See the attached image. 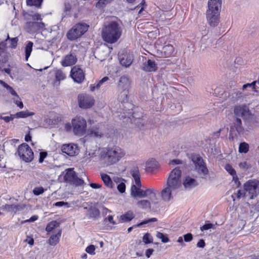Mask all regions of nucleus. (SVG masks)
Masks as SVG:
<instances>
[{"instance_id":"0e129e2a","label":"nucleus","mask_w":259,"mask_h":259,"mask_svg":"<svg viewBox=\"0 0 259 259\" xmlns=\"http://www.w3.org/2000/svg\"><path fill=\"white\" fill-rule=\"evenodd\" d=\"M31 18L33 21H38L42 19L41 15L38 13H35L31 15Z\"/></svg>"},{"instance_id":"a878e982","label":"nucleus","mask_w":259,"mask_h":259,"mask_svg":"<svg viewBox=\"0 0 259 259\" xmlns=\"http://www.w3.org/2000/svg\"><path fill=\"white\" fill-rule=\"evenodd\" d=\"M118 56L119 63L122 66L125 68L130 67V57L128 54L119 52Z\"/></svg>"},{"instance_id":"1a4fd4ad","label":"nucleus","mask_w":259,"mask_h":259,"mask_svg":"<svg viewBox=\"0 0 259 259\" xmlns=\"http://www.w3.org/2000/svg\"><path fill=\"white\" fill-rule=\"evenodd\" d=\"M118 88L123 89L120 93V97L122 102H127L128 101V93L130 87V79L127 75H124L120 77L118 84Z\"/></svg>"},{"instance_id":"4d7b16f0","label":"nucleus","mask_w":259,"mask_h":259,"mask_svg":"<svg viewBox=\"0 0 259 259\" xmlns=\"http://www.w3.org/2000/svg\"><path fill=\"white\" fill-rule=\"evenodd\" d=\"M47 156V153L46 152H44V151L40 152L39 153V159H38L39 163H42L44 162V159L46 158Z\"/></svg>"},{"instance_id":"bf43d9fd","label":"nucleus","mask_w":259,"mask_h":259,"mask_svg":"<svg viewBox=\"0 0 259 259\" xmlns=\"http://www.w3.org/2000/svg\"><path fill=\"white\" fill-rule=\"evenodd\" d=\"M256 82H257V80L253 81L251 83H247V84H244L242 87V89L245 90L247 88H251L252 90H253L255 89V83Z\"/></svg>"},{"instance_id":"8fccbe9b","label":"nucleus","mask_w":259,"mask_h":259,"mask_svg":"<svg viewBox=\"0 0 259 259\" xmlns=\"http://www.w3.org/2000/svg\"><path fill=\"white\" fill-rule=\"evenodd\" d=\"M95 246L94 245H90L85 248V251L89 254L93 255L95 254Z\"/></svg>"},{"instance_id":"e433bc0d","label":"nucleus","mask_w":259,"mask_h":259,"mask_svg":"<svg viewBox=\"0 0 259 259\" xmlns=\"http://www.w3.org/2000/svg\"><path fill=\"white\" fill-rule=\"evenodd\" d=\"M43 0H26V4L29 6H35L36 8H40L42 5Z\"/></svg>"},{"instance_id":"5701e85b","label":"nucleus","mask_w":259,"mask_h":259,"mask_svg":"<svg viewBox=\"0 0 259 259\" xmlns=\"http://www.w3.org/2000/svg\"><path fill=\"white\" fill-rule=\"evenodd\" d=\"M142 69L146 72H154L157 69V64L154 61L149 59L143 63Z\"/></svg>"},{"instance_id":"9b49d317","label":"nucleus","mask_w":259,"mask_h":259,"mask_svg":"<svg viewBox=\"0 0 259 259\" xmlns=\"http://www.w3.org/2000/svg\"><path fill=\"white\" fill-rule=\"evenodd\" d=\"M244 188L250 195V199H253L259 193V181L250 180L244 184Z\"/></svg>"},{"instance_id":"f03ea898","label":"nucleus","mask_w":259,"mask_h":259,"mask_svg":"<svg viewBox=\"0 0 259 259\" xmlns=\"http://www.w3.org/2000/svg\"><path fill=\"white\" fill-rule=\"evenodd\" d=\"M222 0H208L206 17L208 24L211 27L217 26L220 22V15Z\"/></svg>"},{"instance_id":"6ab92c4d","label":"nucleus","mask_w":259,"mask_h":259,"mask_svg":"<svg viewBox=\"0 0 259 259\" xmlns=\"http://www.w3.org/2000/svg\"><path fill=\"white\" fill-rule=\"evenodd\" d=\"M46 26L42 22H28L26 24V28L29 33L35 32L42 30Z\"/></svg>"},{"instance_id":"473e14b6","label":"nucleus","mask_w":259,"mask_h":259,"mask_svg":"<svg viewBox=\"0 0 259 259\" xmlns=\"http://www.w3.org/2000/svg\"><path fill=\"white\" fill-rule=\"evenodd\" d=\"M34 115V113L33 112H29L28 110L22 111L17 112L15 114H14L15 117L17 118H26L29 116H31Z\"/></svg>"},{"instance_id":"58836bf2","label":"nucleus","mask_w":259,"mask_h":259,"mask_svg":"<svg viewBox=\"0 0 259 259\" xmlns=\"http://www.w3.org/2000/svg\"><path fill=\"white\" fill-rule=\"evenodd\" d=\"M245 190H239L236 193H234L232 195V197L233 200H235V198L236 197L237 199H240L241 198L244 197L245 194Z\"/></svg>"},{"instance_id":"dca6fc26","label":"nucleus","mask_w":259,"mask_h":259,"mask_svg":"<svg viewBox=\"0 0 259 259\" xmlns=\"http://www.w3.org/2000/svg\"><path fill=\"white\" fill-rule=\"evenodd\" d=\"M70 76L74 82L78 83H81L85 78L82 69L77 66H75L71 68Z\"/></svg>"},{"instance_id":"5fc2aeb1","label":"nucleus","mask_w":259,"mask_h":259,"mask_svg":"<svg viewBox=\"0 0 259 259\" xmlns=\"http://www.w3.org/2000/svg\"><path fill=\"white\" fill-rule=\"evenodd\" d=\"M54 206L57 207H62L63 206H66L67 208L69 207V205L68 202H64V201H58L55 202L54 204Z\"/></svg>"},{"instance_id":"a19ab883","label":"nucleus","mask_w":259,"mask_h":259,"mask_svg":"<svg viewBox=\"0 0 259 259\" xmlns=\"http://www.w3.org/2000/svg\"><path fill=\"white\" fill-rule=\"evenodd\" d=\"M249 149L248 144L246 143L243 142L240 143L239 147V152L240 153H246L248 152Z\"/></svg>"},{"instance_id":"20e7f679","label":"nucleus","mask_w":259,"mask_h":259,"mask_svg":"<svg viewBox=\"0 0 259 259\" xmlns=\"http://www.w3.org/2000/svg\"><path fill=\"white\" fill-rule=\"evenodd\" d=\"M89 25L84 23H78L74 25L67 33V38L73 41L80 37L88 30Z\"/></svg>"},{"instance_id":"2eb2a0df","label":"nucleus","mask_w":259,"mask_h":259,"mask_svg":"<svg viewBox=\"0 0 259 259\" xmlns=\"http://www.w3.org/2000/svg\"><path fill=\"white\" fill-rule=\"evenodd\" d=\"M61 151L62 153L70 157L75 156L79 153L78 146L73 143L63 144L61 146Z\"/></svg>"},{"instance_id":"052dcab7","label":"nucleus","mask_w":259,"mask_h":259,"mask_svg":"<svg viewBox=\"0 0 259 259\" xmlns=\"http://www.w3.org/2000/svg\"><path fill=\"white\" fill-rule=\"evenodd\" d=\"M106 221H108L110 224L113 225L116 224V222L113 220V217L111 215H109L104 219V222H106Z\"/></svg>"},{"instance_id":"4c0bfd02","label":"nucleus","mask_w":259,"mask_h":259,"mask_svg":"<svg viewBox=\"0 0 259 259\" xmlns=\"http://www.w3.org/2000/svg\"><path fill=\"white\" fill-rule=\"evenodd\" d=\"M100 210L96 208H91L90 209V218L96 219L100 215Z\"/></svg>"},{"instance_id":"7ed1b4c3","label":"nucleus","mask_w":259,"mask_h":259,"mask_svg":"<svg viewBox=\"0 0 259 259\" xmlns=\"http://www.w3.org/2000/svg\"><path fill=\"white\" fill-rule=\"evenodd\" d=\"M121 31L118 23L115 21L110 22L103 28L102 36L103 40L109 44L116 42L120 38Z\"/></svg>"},{"instance_id":"c03bdc74","label":"nucleus","mask_w":259,"mask_h":259,"mask_svg":"<svg viewBox=\"0 0 259 259\" xmlns=\"http://www.w3.org/2000/svg\"><path fill=\"white\" fill-rule=\"evenodd\" d=\"M145 4V3L144 1H143L139 5H138L136 7H134V8H131V10H136V9H140V10L138 12V15H140L142 13V11L144 10V5Z\"/></svg>"},{"instance_id":"cd10ccee","label":"nucleus","mask_w":259,"mask_h":259,"mask_svg":"<svg viewBox=\"0 0 259 259\" xmlns=\"http://www.w3.org/2000/svg\"><path fill=\"white\" fill-rule=\"evenodd\" d=\"M225 168L229 174L232 176L233 180L235 182V184L237 185V186H239L240 185V182L239 181V179L237 176L235 170L229 164H226Z\"/></svg>"},{"instance_id":"c85d7f7f","label":"nucleus","mask_w":259,"mask_h":259,"mask_svg":"<svg viewBox=\"0 0 259 259\" xmlns=\"http://www.w3.org/2000/svg\"><path fill=\"white\" fill-rule=\"evenodd\" d=\"M100 176L104 185L108 188H112L113 187V183L111 177L105 173H101Z\"/></svg>"},{"instance_id":"864d4df0","label":"nucleus","mask_w":259,"mask_h":259,"mask_svg":"<svg viewBox=\"0 0 259 259\" xmlns=\"http://www.w3.org/2000/svg\"><path fill=\"white\" fill-rule=\"evenodd\" d=\"M8 91H9V93L13 96L19 98V96L17 94L15 91L13 89L12 87L10 86L9 85H7V86L5 88Z\"/></svg>"},{"instance_id":"412c9836","label":"nucleus","mask_w":259,"mask_h":259,"mask_svg":"<svg viewBox=\"0 0 259 259\" xmlns=\"http://www.w3.org/2000/svg\"><path fill=\"white\" fill-rule=\"evenodd\" d=\"M234 114L237 116L245 117L249 115L248 107L245 105L236 106L234 110Z\"/></svg>"},{"instance_id":"603ef678","label":"nucleus","mask_w":259,"mask_h":259,"mask_svg":"<svg viewBox=\"0 0 259 259\" xmlns=\"http://www.w3.org/2000/svg\"><path fill=\"white\" fill-rule=\"evenodd\" d=\"M109 79V77L108 76H104L101 79L96 81L97 82V87H101V86L106 81H108Z\"/></svg>"},{"instance_id":"72a5a7b5","label":"nucleus","mask_w":259,"mask_h":259,"mask_svg":"<svg viewBox=\"0 0 259 259\" xmlns=\"http://www.w3.org/2000/svg\"><path fill=\"white\" fill-rule=\"evenodd\" d=\"M162 52L167 57L172 55L174 52V48L171 45L165 46L162 48Z\"/></svg>"},{"instance_id":"39448f33","label":"nucleus","mask_w":259,"mask_h":259,"mask_svg":"<svg viewBox=\"0 0 259 259\" xmlns=\"http://www.w3.org/2000/svg\"><path fill=\"white\" fill-rule=\"evenodd\" d=\"M192 160L194 165V169L199 176L202 179H206L209 172L202 158L198 155H194L192 156Z\"/></svg>"},{"instance_id":"9d476101","label":"nucleus","mask_w":259,"mask_h":259,"mask_svg":"<svg viewBox=\"0 0 259 259\" xmlns=\"http://www.w3.org/2000/svg\"><path fill=\"white\" fill-rule=\"evenodd\" d=\"M64 180L65 182L76 186H81L84 184V182L82 179L77 177L76 172L72 168H68L66 169Z\"/></svg>"},{"instance_id":"69168bd1","label":"nucleus","mask_w":259,"mask_h":259,"mask_svg":"<svg viewBox=\"0 0 259 259\" xmlns=\"http://www.w3.org/2000/svg\"><path fill=\"white\" fill-rule=\"evenodd\" d=\"M14 117L15 116H14V115H11L10 116H4L3 120L6 123H8L10 121H12L14 119Z\"/></svg>"},{"instance_id":"f3484780","label":"nucleus","mask_w":259,"mask_h":259,"mask_svg":"<svg viewBox=\"0 0 259 259\" xmlns=\"http://www.w3.org/2000/svg\"><path fill=\"white\" fill-rule=\"evenodd\" d=\"M159 194V191L153 187L146 188L144 198L148 197L152 204H157L160 200L158 198Z\"/></svg>"},{"instance_id":"2f4dec72","label":"nucleus","mask_w":259,"mask_h":259,"mask_svg":"<svg viewBox=\"0 0 259 259\" xmlns=\"http://www.w3.org/2000/svg\"><path fill=\"white\" fill-rule=\"evenodd\" d=\"M33 43L31 41H27L25 47V60L27 61L29 58L31 53L32 51V48Z\"/></svg>"},{"instance_id":"bb28decb","label":"nucleus","mask_w":259,"mask_h":259,"mask_svg":"<svg viewBox=\"0 0 259 259\" xmlns=\"http://www.w3.org/2000/svg\"><path fill=\"white\" fill-rule=\"evenodd\" d=\"M157 167V162L154 158L149 159L145 163V170L147 172H151Z\"/></svg>"},{"instance_id":"680f3d73","label":"nucleus","mask_w":259,"mask_h":259,"mask_svg":"<svg viewBox=\"0 0 259 259\" xmlns=\"http://www.w3.org/2000/svg\"><path fill=\"white\" fill-rule=\"evenodd\" d=\"M193 239V236L191 233H187L184 235V239L185 242H190Z\"/></svg>"},{"instance_id":"c756f323","label":"nucleus","mask_w":259,"mask_h":259,"mask_svg":"<svg viewBox=\"0 0 259 259\" xmlns=\"http://www.w3.org/2000/svg\"><path fill=\"white\" fill-rule=\"evenodd\" d=\"M25 207L24 204H6L5 208L8 211H13L16 212L23 210Z\"/></svg>"},{"instance_id":"13d9d810","label":"nucleus","mask_w":259,"mask_h":259,"mask_svg":"<svg viewBox=\"0 0 259 259\" xmlns=\"http://www.w3.org/2000/svg\"><path fill=\"white\" fill-rule=\"evenodd\" d=\"M90 135L94 137L98 138L101 137L102 134L98 130H91L90 132Z\"/></svg>"},{"instance_id":"f257e3e1","label":"nucleus","mask_w":259,"mask_h":259,"mask_svg":"<svg viewBox=\"0 0 259 259\" xmlns=\"http://www.w3.org/2000/svg\"><path fill=\"white\" fill-rule=\"evenodd\" d=\"M125 153L119 147L114 146L103 149L100 154V160L106 166H110L117 162Z\"/></svg>"},{"instance_id":"f704fd0d","label":"nucleus","mask_w":259,"mask_h":259,"mask_svg":"<svg viewBox=\"0 0 259 259\" xmlns=\"http://www.w3.org/2000/svg\"><path fill=\"white\" fill-rule=\"evenodd\" d=\"M66 78L65 74L60 69L55 70V79L56 81L60 82Z\"/></svg>"},{"instance_id":"37998d69","label":"nucleus","mask_w":259,"mask_h":259,"mask_svg":"<svg viewBox=\"0 0 259 259\" xmlns=\"http://www.w3.org/2000/svg\"><path fill=\"white\" fill-rule=\"evenodd\" d=\"M143 241L145 244L151 243L153 242V237L149 233H147L143 237Z\"/></svg>"},{"instance_id":"7c9ffc66","label":"nucleus","mask_w":259,"mask_h":259,"mask_svg":"<svg viewBox=\"0 0 259 259\" xmlns=\"http://www.w3.org/2000/svg\"><path fill=\"white\" fill-rule=\"evenodd\" d=\"M62 234V230H59L56 234L50 236L49 239V243L51 246L56 245L59 241Z\"/></svg>"},{"instance_id":"c9c22d12","label":"nucleus","mask_w":259,"mask_h":259,"mask_svg":"<svg viewBox=\"0 0 259 259\" xmlns=\"http://www.w3.org/2000/svg\"><path fill=\"white\" fill-rule=\"evenodd\" d=\"M59 226V223L56 221H53L49 223L46 228V231L48 232L52 231L54 229Z\"/></svg>"},{"instance_id":"b1692460","label":"nucleus","mask_w":259,"mask_h":259,"mask_svg":"<svg viewBox=\"0 0 259 259\" xmlns=\"http://www.w3.org/2000/svg\"><path fill=\"white\" fill-rule=\"evenodd\" d=\"M183 184L185 188L188 190H190L198 185L196 180L189 176L185 178Z\"/></svg>"},{"instance_id":"3c124183","label":"nucleus","mask_w":259,"mask_h":259,"mask_svg":"<svg viewBox=\"0 0 259 259\" xmlns=\"http://www.w3.org/2000/svg\"><path fill=\"white\" fill-rule=\"evenodd\" d=\"M125 188H126L125 185L124 183H123V182L120 183L117 186L118 191L120 193H123L125 192Z\"/></svg>"},{"instance_id":"6e6d98bb","label":"nucleus","mask_w":259,"mask_h":259,"mask_svg":"<svg viewBox=\"0 0 259 259\" xmlns=\"http://www.w3.org/2000/svg\"><path fill=\"white\" fill-rule=\"evenodd\" d=\"M18 38L17 37L11 38V47L15 49L17 46Z\"/></svg>"},{"instance_id":"f8f14e48","label":"nucleus","mask_w":259,"mask_h":259,"mask_svg":"<svg viewBox=\"0 0 259 259\" xmlns=\"http://www.w3.org/2000/svg\"><path fill=\"white\" fill-rule=\"evenodd\" d=\"M142 164V161L140 159L133 160L131 162V178L132 182L141 181V174L139 167Z\"/></svg>"},{"instance_id":"393cba45","label":"nucleus","mask_w":259,"mask_h":259,"mask_svg":"<svg viewBox=\"0 0 259 259\" xmlns=\"http://www.w3.org/2000/svg\"><path fill=\"white\" fill-rule=\"evenodd\" d=\"M152 203L147 199H141L136 201V205L139 208L150 211Z\"/></svg>"},{"instance_id":"49530a36","label":"nucleus","mask_w":259,"mask_h":259,"mask_svg":"<svg viewBox=\"0 0 259 259\" xmlns=\"http://www.w3.org/2000/svg\"><path fill=\"white\" fill-rule=\"evenodd\" d=\"M120 220L122 223L130 222V211H127L125 214L121 215Z\"/></svg>"},{"instance_id":"774afa93","label":"nucleus","mask_w":259,"mask_h":259,"mask_svg":"<svg viewBox=\"0 0 259 259\" xmlns=\"http://www.w3.org/2000/svg\"><path fill=\"white\" fill-rule=\"evenodd\" d=\"M38 219V217L36 215H33L31 216L29 219L25 221V222H34L35 221L37 220Z\"/></svg>"},{"instance_id":"de8ad7c7","label":"nucleus","mask_w":259,"mask_h":259,"mask_svg":"<svg viewBox=\"0 0 259 259\" xmlns=\"http://www.w3.org/2000/svg\"><path fill=\"white\" fill-rule=\"evenodd\" d=\"M156 237L158 238L161 239V241L163 243H167L169 240L168 237H167L163 233H160V232L157 233Z\"/></svg>"},{"instance_id":"338daca9","label":"nucleus","mask_w":259,"mask_h":259,"mask_svg":"<svg viewBox=\"0 0 259 259\" xmlns=\"http://www.w3.org/2000/svg\"><path fill=\"white\" fill-rule=\"evenodd\" d=\"M170 164L171 165H175L183 163V161L179 159H173L170 162Z\"/></svg>"},{"instance_id":"79ce46f5","label":"nucleus","mask_w":259,"mask_h":259,"mask_svg":"<svg viewBox=\"0 0 259 259\" xmlns=\"http://www.w3.org/2000/svg\"><path fill=\"white\" fill-rule=\"evenodd\" d=\"M157 221V219L155 218L145 220L143 221V222H142L141 223H140V224H138L137 225H136L135 226H133L132 227H131V231L132 230L133 228H134V227H136V226L141 227L144 225L147 224L151 223V222H156Z\"/></svg>"},{"instance_id":"a211bd4d","label":"nucleus","mask_w":259,"mask_h":259,"mask_svg":"<svg viewBox=\"0 0 259 259\" xmlns=\"http://www.w3.org/2000/svg\"><path fill=\"white\" fill-rule=\"evenodd\" d=\"M142 117V109L138 107L135 108L132 113V117L134 119L132 122H134L138 128L142 127L145 124V121L144 119L141 118Z\"/></svg>"},{"instance_id":"4468645a","label":"nucleus","mask_w":259,"mask_h":259,"mask_svg":"<svg viewBox=\"0 0 259 259\" xmlns=\"http://www.w3.org/2000/svg\"><path fill=\"white\" fill-rule=\"evenodd\" d=\"M78 106L82 109L92 107L94 104V99L88 95L80 94L78 96Z\"/></svg>"},{"instance_id":"aec40b11","label":"nucleus","mask_w":259,"mask_h":259,"mask_svg":"<svg viewBox=\"0 0 259 259\" xmlns=\"http://www.w3.org/2000/svg\"><path fill=\"white\" fill-rule=\"evenodd\" d=\"M77 60L76 56L74 54L70 53L63 58L61 63L63 67H67L74 65Z\"/></svg>"},{"instance_id":"a18cd8bd","label":"nucleus","mask_w":259,"mask_h":259,"mask_svg":"<svg viewBox=\"0 0 259 259\" xmlns=\"http://www.w3.org/2000/svg\"><path fill=\"white\" fill-rule=\"evenodd\" d=\"M44 192L45 189L42 187H35L33 190V193L35 196L42 194Z\"/></svg>"},{"instance_id":"e2e57ef3","label":"nucleus","mask_w":259,"mask_h":259,"mask_svg":"<svg viewBox=\"0 0 259 259\" xmlns=\"http://www.w3.org/2000/svg\"><path fill=\"white\" fill-rule=\"evenodd\" d=\"M213 226V225L211 223L206 224L204 225L203 226H202L200 228V229L202 231H203L204 230H207L209 229L212 228Z\"/></svg>"},{"instance_id":"ea45409f","label":"nucleus","mask_w":259,"mask_h":259,"mask_svg":"<svg viewBox=\"0 0 259 259\" xmlns=\"http://www.w3.org/2000/svg\"><path fill=\"white\" fill-rule=\"evenodd\" d=\"M234 126L238 133L243 131V127L242 126V121L240 118H237L234 122Z\"/></svg>"},{"instance_id":"ddd939ff","label":"nucleus","mask_w":259,"mask_h":259,"mask_svg":"<svg viewBox=\"0 0 259 259\" xmlns=\"http://www.w3.org/2000/svg\"><path fill=\"white\" fill-rule=\"evenodd\" d=\"M145 189H142L141 181L132 182L131 186V196L134 198H144Z\"/></svg>"},{"instance_id":"6e6552de","label":"nucleus","mask_w":259,"mask_h":259,"mask_svg":"<svg viewBox=\"0 0 259 259\" xmlns=\"http://www.w3.org/2000/svg\"><path fill=\"white\" fill-rule=\"evenodd\" d=\"M72 124L74 135L81 136L85 134L87 122L83 117H75L72 120Z\"/></svg>"},{"instance_id":"4be33fe9","label":"nucleus","mask_w":259,"mask_h":259,"mask_svg":"<svg viewBox=\"0 0 259 259\" xmlns=\"http://www.w3.org/2000/svg\"><path fill=\"white\" fill-rule=\"evenodd\" d=\"M177 189H172L171 187L166 186L161 192V197L164 201H169L172 198V194Z\"/></svg>"},{"instance_id":"0eeeda50","label":"nucleus","mask_w":259,"mask_h":259,"mask_svg":"<svg viewBox=\"0 0 259 259\" xmlns=\"http://www.w3.org/2000/svg\"><path fill=\"white\" fill-rule=\"evenodd\" d=\"M17 153L20 159L25 162H30L33 159V152L26 143H23L18 146Z\"/></svg>"},{"instance_id":"423d86ee","label":"nucleus","mask_w":259,"mask_h":259,"mask_svg":"<svg viewBox=\"0 0 259 259\" xmlns=\"http://www.w3.org/2000/svg\"><path fill=\"white\" fill-rule=\"evenodd\" d=\"M181 174V170L179 166L174 168L169 175L166 185L171 187L172 189H179L182 184Z\"/></svg>"},{"instance_id":"09e8293b","label":"nucleus","mask_w":259,"mask_h":259,"mask_svg":"<svg viewBox=\"0 0 259 259\" xmlns=\"http://www.w3.org/2000/svg\"><path fill=\"white\" fill-rule=\"evenodd\" d=\"M6 47V43L5 41H2L0 42V65L2 64L1 56L4 53Z\"/></svg>"}]
</instances>
